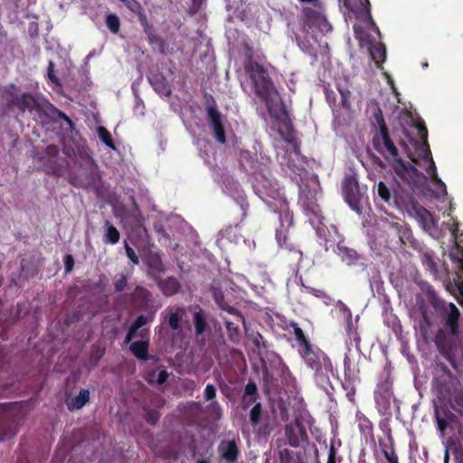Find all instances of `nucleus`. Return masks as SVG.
Masks as SVG:
<instances>
[{"label": "nucleus", "instance_id": "nucleus-2", "mask_svg": "<svg viewBox=\"0 0 463 463\" xmlns=\"http://www.w3.org/2000/svg\"><path fill=\"white\" fill-rule=\"evenodd\" d=\"M375 118L379 124L380 133L373 139V146L379 153L384 155L388 152L394 157L392 167L397 175L411 184L417 183L420 177L426 178L411 163L398 158V150L389 137L388 128L379 109H377L375 113Z\"/></svg>", "mask_w": 463, "mask_h": 463}, {"label": "nucleus", "instance_id": "nucleus-5", "mask_svg": "<svg viewBox=\"0 0 463 463\" xmlns=\"http://www.w3.org/2000/svg\"><path fill=\"white\" fill-rule=\"evenodd\" d=\"M406 213L416 219L421 228L434 236L438 232V221L432 216L430 212L421 206L416 200L411 198L404 204Z\"/></svg>", "mask_w": 463, "mask_h": 463}, {"label": "nucleus", "instance_id": "nucleus-1", "mask_svg": "<svg viewBox=\"0 0 463 463\" xmlns=\"http://www.w3.org/2000/svg\"><path fill=\"white\" fill-rule=\"evenodd\" d=\"M244 55L246 58L244 69L251 80L255 94L265 102L269 115L281 121L285 132L279 128V134L287 143L292 146L293 151L298 155L299 153L298 140L295 137L279 94L275 89L269 73L262 65L253 60L252 51L249 47L245 48Z\"/></svg>", "mask_w": 463, "mask_h": 463}, {"label": "nucleus", "instance_id": "nucleus-49", "mask_svg": "<svg viewBox=\"0 0 463 463\" xmlns=\"http://www.w3.org/2000/svg\"><path fill=\"white\" fill-rule=\"evenodd\" d=\"M340 92H341V95H342V98H343L342 102H343V105L345 106V103H346V95H345V92L344 90H340Z\"/></svg>", "mask_w": 463, "mask_h": 463}, {"label": "nucleus", "instance_id": "nucleus-35", "mask_svg": "<svg viewBox=\"0 0 463 463\" xmlns=\"http://www.w3.org/2000/svg\"><path fill=\"white\" fill-rule=\"evenodd\" d=\"M451 258L454 261L458 264V269L463 273V251H460L458 248H456L451 253Z\"/></svg>", "mask_w": 463, "mask_h": 463}, {"label": "nucleus", "instance_id": "nucleus-50", "mask_svg": "<svg viewBox=\"0 0 463 463\" xmlns=\"http://www.w3.org/2000/svg\"><path fill=\"white\" fill-rule=\"evenodd\" d=\"M449 451L446 450L445 451V456H444V463H449Z\"/></svg>", "mask_w": 463, "mask_h": 463}, {"label": "nucleus", "instance_id": "nucleus-15", "mask_svg": "<svg viewBox=\"0 0 463 463\" xmlns=\"http://www.w3.org/2000/svg\"><path fill=\"white\" fill-rule=\"evenodd\" d=\"M213 296L216 303L222 309L227 311L232 316H234L237 321L245 322L243 316L234 307H231L224 301L223 295L222 294V292L215 291L213 293Z\"/></svg>", "mask_w": 463, "mask_h": 463}, {"label": "nucleus", "instance_id": "nucleus-21", "mask_svg": "<svg viewBox=\"0 0 463 463\" xmlns=\"http://www.w3.org/2000/svg\"><path fill=\"white\" fill-rule=\"evenodd\" d=\"M130 350L136 357L141 360H147L148 344L146 341H137L130 345Z\"/></svg>", "mask_w": 463, "mask_h": 463}, {"label": "nucleus", "instance_id": "nucleus-23", "mask_svg": "<svg viewBox=\"0 0 463 463\" xmlns=\"http://www.w3.org/2000/svg\"><path fill=\"white\" fill-rule=\"evenodd\" d=\"M223 319L225 322V326H226V329L228 331L229 337L231 339H235L239 335V328H238L237 324L240 321H237L235 319L234 316H232V318H228V317H224ZM241 322L243 323L242 321H241Z\"/></svg>", "mask_w": 463, "mask_h": 463}, {"label": "nucleus", "instance_id": "nucleus-20", "mask_svg": "<svg viewBox=\"0 0 463 463\" xmlns=\"http://www.w3.org/2000/svg\"><path fill=\"white\" fill-rule=\"evenodd\" d=\"M149 321V318L144 315H140L130 326L128 334L126 335V343H129L135 336L136 332Z\"/></svg>", "mask_w": 463, "mask_h": 463}, {"label": "nucleus", "instance_id": "nucleus-56", "mask_svg": "<svg viewBox=\"0 0 463 463\" xmlns=\"http://www.w3.org/2000/svg\"><path fill=\"white\" fill-rule=\"evenodd\" d=\"M286 217L288 219L289 222H291L292 218L289 215H287Z\"/></svg>", "mask_w": 463, "mask_h": 463}, {"label": "nucleus", "instance_id": "nucleus-43", "mask_svg": "<svg viewBox=\"0 0 463 463\" xmlns=\"http://www.w3.org/2000/svg\"><path fill=\"white\" fill-rule=\"evenodd\" d=\"M327 463H335V449L334 445L330 447Z\"/></svg>", "mask_w": 463, "mask_h": 463}, {"label": "nucleus", "instance_id": "nucleus-54", "mask_svg": "<svg viewBox=\"0 0 463 463\" xmlns=\"http://www.w3.org/2000/svg\"><path fill=\"white\" fill-rule=\"evenodd\" d=\"M196 463H209V462L207 460L201 459V460H198Z\"/></svg>", "mask_w": 463, "mask_h": 463}, {"label": "nucleus", "instance_id": "nucleus-57", "mask_svg": "<svg viewBox=\"0 0 463 463\" xmlns=\"http://www.w3.org/2000/svg\"><path fill=\"white\" fill-rule=\"evenodd\" d=\"M288 430H289V426L288 425V426L286 427V431H287V433L288 432Z\"/></svg>", "mask_w": 463, "mask_h": 463}, {"label": "nucleus", "instance_id": "nucleus-47", "mask_svg": "<svg viewBox=\"0 0 463 463\" xmlns=\"http://www.w3.org/2000/svg\"><path fill=\"white\" fill-rule=\"evenodd\" d=\"M301 2H307V3H309V4H312L314 8H320L321 5L319 3L318 0H300Z\"/></svg>", "mask_w": 463, "mask_h": 463}, {"label": "nucleus", "instance_id": "nucleus-7", "mask_svg": "<svg viewBox=\"0 0 463 463\" xmlns=\"http://www.w3.org/2000/svg\"><path fill=\"white\" fill-rule=\"evenodd\" d=\"M343 193L349 206L357 213H362V194L357 181L353 176H347L343 181Z\"/></svg>", "mask_w": 463, "mask_h": 463}, {"label": "nucleus", "instance_id": "nucleus-41", "mask_svg": "<svg viewBox=\"0 0 463 463\" xmlns=\"http://www.w3.org/2000/svg\"><path fill=\"white\" fill-rule=\"evenodd\" d=\"M146 420L150 423H156L159 419V413L156 411H151L146 413Z\"/></svg>", "mask_w": 463, "mask_h": 463}, {"label": "nucleus", "instance_id": "nucleus-38", "mask_svg": "<svg viewBox=\"0 0 463 463\" xmlns=\"http://www.w3.org/2000/svg\"><path fill=\"white\" fill-rule=\"evenodd\" d=\"M204 396L207 401H212L216 396V389L213 384H207L204 390Z\"/></svg>", "mask_w": 463, "mask_h": 463}, {"label": "nucleus", "instance_id": "nucleus-8", "mask_svg": "<svg viewBox=\"0 0 463 463\" xmlns=\"http://www.w3.org/2000/svg\"><path fill=\"white\" fill-rule=\"evenodd\" d=\"M208 121L214 132L215 138L221 143L225 144L226 136L224 128L222 125V115L217 109V106L214 101L213 104H209L207 107Z\"/></svg>", "mask_w": 463, "mask_h": 463}, {"label": "nucleus", "instance_id": "nucleus-46", "mask_svg": "<svg viewBox=\"0 0 463 463\" xmlns=\"http://www.w3.org/2000/svg\"><path fill=\"white\" fill-rule=\"evenodd\" d=\"M184 386L186 389L194 390L196 384H195V383L193 380H185L184 382Z\"/></svg>", "mask_w": 463, "mask_h": 463}, {"label": "nucleus", "instance_id": "nucleus-25", "mask_svg": "<svg viewBox=\"0 0 463 463\" xmlns=\"http://www.w3.org/2000/svg\"><path fill=\"white\" fill-rule=\"evenodd\" d=\"M276 202L267 201V204L269 207L274 208V211L277 212H284L288 209V203L284 197H281L279 193H277V197L271 196Z\"/></svg>", "mask_w": 463, "mask_h": 463}, {"label": "nucleus", "instance_id": "nucleus-53", "mask_svg": "<svg viewBox=\"0 0 463 463\" xmlns=\"http://www.w3.org/2000/svg\"><path fill=\"white\" fill-rule=\"evenodd\" d=\"M457 232H458L457 231H451L452 236H453L454 238H456V237H457Z\"/></svg>", "mask_w": 463, "mask_h": 463}, {"label": "nucleus", "instance_id": "nucleus-27", "mask_svg": "<svg viewBox=\"0 0 463 463\" xmlns=\"http://www.w3.org/2000/svg\"><path fill=\"white\" fill-rule=\"evenodd\" d=\"M292 327L294 330V335L296 337V340L299 343V345L302 346L303 350L307 347L310 346L309 342L306 338L304 332L302 329L298 326V324L293 323Z\"/></svg>", "mask_w": 463, "mask_h": 463}, {"label": "nucleus", "instance_id": "nucleus-39", "mask_svg": "<svg viewBox=\"0 0 463 463\" xmlns=\"http://www.w3.org/2000/svg\"><path fill=\"white\" fill-rule=\"evenodd\" d=\"M136 8H137V13L138 14L140 24L146 30L148 28V22H147L146 16L143 13L141 7L138 5H136Z\"/></svg>", "mask_w": 463, "mask_h": 463}, {"label": "nucleus", "instance_id": "nucleus-17", "mask_svg": "<svg viewBox=\"0 0 463 463\" xmlns=\"http://www.w3.org/2000/svg\"><path fill=\"white\" fill-rule=\"evenodd\" d=\"M368 51H369L372 60L377 65H380L381 63H383L384 61L385 57H386V52H385V47L383 44H382V43L371 44L368 47Z\"/></svg>", "mask_w": 463, "mask_h": 463}, {"label": "nucleus", "instance_id": "nucleus-55", "mask_svg": "<svg viewBox=\"0 0 463 463\" xmlns=\"http://www.w3.org/2000/svg\"><path fill=\"white\" fill-rule=\"evenodd\" d=\"M439 425L440 430H443L444 427L442 426L440 420H439Z\"/></svg>", "mask_w": 463, "mask_h": 463}, {"label": "nucleus", "instance_id": "nucleus-26", "mask_svg": "<svg viewBox=\"0 0 463 463\" xmlns=\"http://www.w3.org/2000/svg\"><path fill=\"white\" fill-rule=\"evenodd\" d=\"M262 408L260 402L256 403L250 411V421L253 428H256L260 421Z\"/></svg>", "mask_w": 463, "mask_h": 463}, {"label": "nucleus", "instance_id": "nucleus-4", "mask_svg": "<svg viewBox=\"0 0 463 463\" xmlns=\"http://www.w3.org/2000/svg\"><path fill=\"white\" fill-rule=\"evenodd\" d=\"M418 128L420 137L422 139V144L420 146V156L422 157V161L425 164L426 172L431 178V181L436 188V196L440 197L446 194L445 184L439 178L437 175L435 163L430 156V151L426 141L427 129L423 126H419Z\"/></svg>", "mask_w": 463, "mask_h": 463}, {"label": "nucleus", "instance_id": "nucleus-48", "mask_svg": "<svg viewBox=\"0 0 463 463\" xmlns=\"http://www.w3.org/2000/svg\"><path fill=\"white\" fill-rule=\"evenodd\" d=\"M261 339H262V336L260 334L255 337L254 343L257 346H260V340H261Z\"/></svg>", "mask_w": 463, "mask_h": 463}, {"label": "nucleus", "instance_id": "nucleus-42", "mask_svg": "<svg viewBox=\"0 0 463 463\" xmlns=\"http://www.w3.org/2000/svg\"><path fill=\"white\" fill-rule=\"evenodd\" d=\"M74 260L71 255H67L64 260L65 269L67 272L72 270Z\"/></svg>", "mask_w": 463, "mask_h": 463}, {"label": "nucleus", "instance_id": "nucleus-36", "mask_svg": "<svg viewBox=\"0 0 463 463\" xmlns=\"http://www.w3.org/2000/svg\"><path fill=\"white\" fill-rule=\"evenodd\" d=\"M125 250H126V254H127L128 258L134 264H136V265L138 264L139 259H138L137 255L136 254L135 250L127 242H125Z\"/></svg>", "mask_w": 463, "mask_h": 463}, {"label": "nucleus", "instance_id": "nucleus-58", "mask_svg": "<svg viewBox=\"0 0 463 463\" xmlns=\"http://www.w3.org/2000/svg\"><path fill=\"white\" fill-rule=\"evenodd\" d=\"M344 250H345V251H346V252H350V250H347V248H345Z\"/></svg>", "mask_w": 463, "mask_h": 463}, {"label": "nucleus", "instance_id": "nucleus-18", "mask_svg": "<svg viewBox=\"0 0 463 463\" xmlns=\"http://www.w3.org/2000/svg\"><path fill=\"white\" fill-rule=\"evenodd\" d=\"M133 298L139 302L142 307H147L152 299V295L148 289L142 286H137L134 292Z\"/></svg>", "mask_w": 463, "mask_h": 463}, {"label": "nucleus", "instance_id": "nucleus-9", "mask_svg": "<svg viewBox=\"0 0 463 463\" xmlns=\"http://www.w3.org/2000/svg\"><path fill=\"white\" fill-rule=\"evenodd\" d=\"M186 317V309L181 306H171L165 310V320L172 330L177 331L182 327V322Z\"/></svg>", "mask_w": 463, "mask_h": 463}, {"label": "nucleus", "instance_id": "nucleus-40", "mask_svg": "<svg viewBox=\"0 0 463 463\" xmlns=\"http://www.w3.org/2000/svg\"><path fill=\"white\" fill-rule=\"evenodd\" d=\"M383 454L389 463H399L398 456L396 455L392 449H391L390 450L384 449Z\"/></svg>", "mask_w": 463, "mask_h": 463}, {"label": "nucleus", "instance_id": "nucleus-44", "mask_svg": "<svg viewBox=\"0 0 463 463\" xmlns=\"http://www.w3.org/2000/svg\"><path fill=\"white\" fill-rule=\"evenodd\" d=\"M166 378H167V373L165 371H161L158 375H157V379H156V382L159 383V384H162L164 383L165 381H166Z\"/></svg>", "mask_w": 463, "mask_h": 463}, {"label": "nucleus", "instance_id": "nucleus-16", "mask_svg": "<svg viewBox=\"0 0 463 463\" xmlns=\"http://www.w3.org/2000/svg\"><path fill=\"white\" fill-rule=\"evenodd\" d=\"M158 285L163 294L167 297L176 294L180 288L179 282L173 277H169L166 279L160 281Z\"/></svg>", "mask_w": 463, "mask_h": 463}, {"label": "nucleus", "instance_id": "nucleus-33", "mask_svg": "<svg viewBox=\"0 0 463 463\" xmlns=\"http://www.w3.org/2000/svg\"><path fill=\"white\" fill-rule=\"evenodd\" d=\"M423 264L429 269V270L436 275L438 273V266L432 257L425 255L423 259Z\"/></svg>", "mask_w": 463, "mask_h": 463}, {"label": "nucleus", "instance_id": "nucleus-3", "mask_svg": "<svg viewBox=\"0 0 463 463\" xmlns=\"http://www.w3.org/2000/svg\"><path fill=\"white\" fill-rule=\"evenodd\" d=\"M320 8L305 7L303 9L304 14V24L302 27L303 35L296 34V40L298 46L307 52H310L313 50V43L310 40L317 42L316 36L314 35V30L317 29L322 33H326L331 31V25L321 12Z\"/></svg>", "mask_w": 463, "mask_h": 463}, {"label": "nucleus", "instance_id": "nucleus-11", "mask_svg": "<svg viewBox=\"0 0 463 463\" xmlns=\"http://www.w3.org/2000/svg\"><path fill=\"white\" fill-rule=\"evenodd\" d=\"M146 263L149 267L148 275L156 278L157 275L165 272V267L161 256L157 252H150L146 257Z\"/></svg>", "mask_w": 463, "mask_h": 463}, {"label": "nucleus", "instance_id": "nucleus-52", "mask_svg": "<svg viewBox=\"0 0 463 463\" xmlns=\"http://www.w3.org/2000/svg\"><path fill=\"white\" fill-rule=\"evenodd\" d=\"M280 235H281V232H277L276 236H277V239H278V241H279V242H280Z\"/></svg>", "mask_w": 463, "mask_h": 463}, {"label": "nucleus", "instance_id": "nucleus-34", "mask_svg": "<svg viewBox=\"0 0 463 463\" xmlns=\"http://www.w3.org/2000/svg\"><path fill=\"white\" fill-rule=\"evenodd\" d=\"M354 31L355 33V37L363 43H370V40L368 39L366 33L364 32L363 28L360 25L354 24Z\"/></svg>", "mask_w": 463, "mask_h": 463}, {"label": "nucleus", "instance_id": "nucleus-13", "mask_svg": "<svg viewBox=\"0 0 463 463\" xmlns=\"http://www.w3.org/2000/svg\"><path fill=\"white\" fill-rule=\"evenodd\" d=\"M443 309L446 314V322L450 328L452 335H456L458 328V319L459 317V311L457 307L452 304H444Z\"/></svg>", "mask_w": 463, "mask_h": 463}, {"label": "nucleus", "instance_id": "nucleus-45", "mask_svg": "<svg viewBox=\"0 0 463 463\" xmlns=\"http://www.w3.org/2000/svg\"><path fill=\"white\" fill-rule=\"evenodd\" d=\"M69 181H70L71 184H72L75 186L81 187V186H85L86 185L85 183H83L81 181H79L76 177H74L72 175L70 177Z\"/></svg>", "mask_w": 463, "mask_h": 463}, {"label": "nucleus", "instance_id": "nucleus-37", "mask_svg": "<svg viewBox=\"0 0 463 463\" xmlns=\"http://www.w3.org/2000/svg\"><path fill=\"white\" fill-rule=\"evenodd\" d=\"M47 75L52 82L55 83L56 85L60 84L59 79L54 74V62L52 61H49Z\"/></svg>", "mask_w": 463, "mask_h": 463}, {"label": "nucleus", "instance_id": "nucleus-6", "mask_svg": "<svg viewBox=\"0 0 463 463\" xmlns=\"http://www.w3.org/2000/svg\"><path fill=\"white\" fill-rule=\"evenodd\" d=\"M14 103L23 112L28 110L39 117L45 114L46 109L51 107V104L46 99L28 93H23L14 97Z\"/></svg>", "mask_w": 463, "mask_h": 463}, {"label": "nucleus", "instance_id": "nucleus-22", "mask_svg": "<svg viewBox=\"0 0 463 463\" xmlns=\"http://www.w3.org/2000/svg\"><path fill=\"white\" fill-rule=\"evenodd\" d=\"M194 323L196 335H202L207 327V323L203 312L201 308H198V310L194 313Z\"/></svg>", "mask_w": 463, "mask_h": 463}, {"label": "nucleus", "instance_id": "nucleus-14", "mask_svg": "<svg viewBox=\"0 0 463 463\" xmlns=\"http://www.w3.org/2000/svg\"><path fill=\"white\" fill-rule=\"evenodd\" d=\"M90 399V392L86 389H81L76 397L67 401V406L70 411L79 410L82 408Z\"/></svg>", "mask_w": 463, "mask_h": 463}, {"label": "nucleus", "instance_id": "nucleus-10", "mask_svg": "<svg viewBox=\"0 0 463 463\" xmlns=\"http://www.w3.org/2000/svg\"><path fill=\"white\" fill-rule=\"evenodd\" d=\"M302 355L307 365L317 373L321 372L323 367H326L329 364V360L326 354L323 353H315L311 345L302 351Z\"/></svg>", "mask_w": 463, "mask_h": 463}, {"label": "nucleus", "instance_id": "nucleus-31", "mask_svg": "<svg viewBox=\"0 0 463 463\" xmlns=\"http://www.w3.org/2000/svg\"><path fill=\"white\" fill-rule=\"evenodd\" d=\"M377 194L385 203L391 200V193L383 182H379L377 184Z\"/></svg>", "mask_w": 463, "mask_h": 463}, {"label": "nucleus", "instance_id": "nucleus-51", "mask_svg": "<svg viewBox=\"0 0 463 463\" xmlns=\"http://www.w3.org/2000/svg\"><path fill=\"white\" fill-rule=\"evenodd\" d=\"M458 289H459L460 293L463 295V281L459 282Z\"/></svg>", "mask_w": 463, "mask_h": 463}, {"label": "nucleus", "instance_id": "nucleus-19", "mask_svg": "<svg viewBox=\"0 0 463 463\" xmlns=\"http://www.w3.org/2000/svg\"><path fill=\"white\" fill-rule=\"evenodd\" d=\"M106 232L104 235V242L107 244H116L118 242L120 234L114 225H112L109 221L105 222Z\"/></svg>", "mask_w": 463, "mask_h": 463}, {"label": "nucleus", "instance_id": "nucleus-24", "mask_svg": "<svg viewBox=\"0 0 463 463\" xmlns=\"http://www.w3.org/2000/svg\"><path fill=\"white\" fill-rule=\"evenodd\" d=\"M154 89L156 92L164 96H169L171 90L167 82L163 77H156L153 81Z\"/></svg>", "mask_w": 463, "mask_h": 463}, {"label": "nucleus", "instance_id": "nucleus-29", "mask_svg": "<svg viewBox=\"0 0 463 463\" xmlns=\"http://www.w3.org/2000/svg\"><path fill=\"white\" fill-rule=\"evenodd\" d=\"M98 135L100 140L109 147L115 148L110 133L104 128H98Z\"/></svg>", "mask_w": 463, "mask_h": 463}, {"label": "nucleus", "instance_id": "nucleus-30", "mask_svg": "<svg viewBox=\"0 0 463 463\" xmlns=\"http://www.w3.org/2000/svg\"><path fill=\"white\" fill-rule=\"evenodd\" d=\"M106 24L113 33H117L119 31L120 22L116 14H109L106 19Z\"/></svg>", "mask_w": 463, "mask_h": 463}, {"label": "nucleus", "instance_id": "nucleus-28", "mask_svg": "<svg viewBox=\"0 0 463 463\" xmlns=\"http://www.w3.org/2000/svg\"><path fill=\"white\" fill-rule=\"evenodd\" d=\"M128 281V276L125 274H118L114 278V288L117 292L123 291Z\"/></svg>", "mask_w": 463, "mask_h": 463}, {"label": "nucleus", "instance_id": "nucleus-12", "mask_svg": "<svg viewBox=\"0 0 463 463\" xmlns=\"http://www.w3.org/2000/svg\"><path fill=\"white\" fill-rule=\"evenodd\" d=\"M218 450L222 457L229 462H234L238 457V448L234 440H223L220 443Z\"/></svg>", "mask_w": 463, "mask_h": 463}, {"label": "nucleus", "instance_id": "nucleus-32", "mask_svg": "<svg viewBox=\"0 0 463 463\" xmlns=\"http://www.w3.org/2000/svg\"><path fill=\"white\" fill-rule=\"evenodd\" d=\"M257 393V386L253 382H249L244 389L243 402H246L247 398L250 397V402H254L252 398Z\"/></svg>", "mask_w": 463, "mask_h": 463}]
</instances>
